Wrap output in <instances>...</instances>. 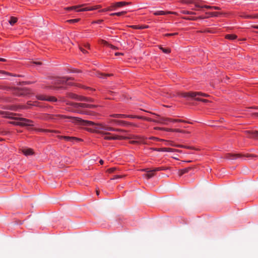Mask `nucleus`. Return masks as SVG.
Wrapping results in <instances>:
<instances>
[{
	"label": "nucleus",
	"mask_w": 258,
	"mask_h": 258,
	"mask_svg": "<svg viewBox=\"0 0 258 258\" xmlns=\"http://www.w3.org/2000/svg\"><path fill=\"white\" fill-rule=\"evenodd\" d=\"M71 119L72 122L77 123L79 125L92 126V127L88 128V130L94 133L100 134L103 137L104 140H121L128 138L122 136L113 135L108 132L107 130L103 128V126H107V125L103 123H95L91 121L85 120L76 117H68Z\"/></svg>",
	"instance_id": "obj_1"
},
{
	"label": "nucleus",
	"mask_w": 258,
	"mask_h": 258,
	"mask_svg": "<svg viewBox=\"0 0 258 258\" xmlns=\"http://www.w3.org/2000/svg\"><path fill=\"white\" fill-rule=\"evenodd\" d=\"M70 105L72 106L74 109V111L77 112L78 113L81 114H89V111L83 110V108H93L96 107L95 105H92L88 103H70L69 104Z\"/></svg>",
	"instance_id": "obj_2"
},
{
	"label": "nucleus",
	"mask_w": 258,
	"mask_h": 258,
	"mask_svg": "<svg viewBox=\"0 0 258 258\" xmlns=\"http://www.w3.org/2000/svg\"><path fill=\"white\" fill-rule=\"evenodd\" d=\"M181 96L183 97H190L194 98L196 100L201 101L205 103L209 102L208 100L202 99L201 97H209V95L200 92H189L182 93L181 94Z\"/></svg>",
	"instance_id": "obj_3"
},
{
	"label": "nucleus",
	"mask_w": 258,
	"mask_h": 258,
	"mask_svg": "<svg viewBox=\"0 0 258 258\" xmlns=\"http://www.w3.org/2000/svg\"><path fill=\"white\" fill-rule=\"evenodd\" d=\"M15 125H20L22 126H33L32 124V121L25 118H15V120L10 122Z\"/></svg>",
	"instance_id": "obj_4"
},
{
	"label": "nucleus",
	"mask_w": 258,
	"mask_h": 258,
	"mask_svg": "<svg viewBox=\"0 0 258 258\" xmlns=\"http://www.w3.org/2000/svg\"><path fill=\"white\" fill-rule=\"evenodd\" d=\"M74 80L73 78L67 77L61 78H55L52 80L51 82V84H52V85L50 86L49 87L51 88L57 89V87L56 86V85L63 84L64 83H66L69 80Z\"/></svg>",
	"instance_id": "obj_5"
},
{
	"label": "nucleus",
	"mask_w": 258,
	"mask_h": 258,
	"mask_svg": "<svg viewBox=\"0 0 258 258\" xmlns=\"http://www.w3.org/2000/svg\"><path fill=\"white\" fill-rule=\"evenodd\" d=\"M255 156L253 154H247L246 155H242L241 154H233V153H227L225 155V158L229 160H235L238 158H241L243 157H253Z\"/></svg>",
	"instance_id": "obj_6"
},
{
	"label": "nucleus",
	"mask_w": 258,
	"mask_h": 258,
	"mask_svg": "<svg viewBox=\"0 0 258 258\" xmlns=\"http://www.w3.org/2000/svg\"><path fill=\"white\" fill-rule=\"evenodd\" d=\"M30 91L26 88H17L15 90L14 93L18 96H25L28 94Z\"/></svg>",
	"instance_id": "obj_7"
},
{
	"label": "nucleus",
	"mask_w": 258,
	"mask_h": 258,
	"mask_svg": "<svg viewBox=\"0 0 258 258\" xmlns=\"http://www.w3.org/2000/svg\"><path fill=\"white\" fill-rule=\"evenodd\" d=\"M244 133L248 135V138H258V131H245Z\"/></svg>",
	"instance_id": "obj_8"
},
{
	"label": "nucleus",
	"mask_w": 258,
	"mask_h": 258,
	"mask_svg": "<svg viewBox=\"0 0 258 258\" xmlns=\"http://www.w3.org/2000/svg\"><path fill=\"white\" fill-rule=\"evenodd\" d=\"M101 6L100 5L96 6L94 7H86L83 9H79V10H77V12H83V11H93L96 9L100 8Z\"/></svg>",
	"instance_id": "obj_9"
},
{
	"label": "nucleus",
	"mask_w": 258,
	"mask_h": 258,
	"mask_svg": "<svg viewBox=\"0 0 258 258\" xmlns=\"http://www.w3.org/2000/svg\"><path fill=\"white\" fill-rule=\"evenodd\" d=\"M103 128H104L105 130H107L108 131H113V132H126L125 130L119 129V128H115L107 125V126H103Z\"/></svg>",
	"instance_id": "obj_10"
},
{
	"label": "nucleus",
	"mask_w": 258,
	"mask_h": 258,
	"mask_svg": "<svg viewBox=\"0 0 258 258\" xmlns=\"http://www.w3.org/2000/svg\"><path fill=\"white\" fill-rule=\"evenodd\" d=\"M153 14L154 15L158 16V15H166L168 14H176V13L173 12H169V11L165 12V11H158L154 12Z\"/></svg>",
	"instance_id": "obj_11"
},
{
	"label": "nucleus",
	"mask_w": 258,
	"mask_h": 258,
	"mask_svg": "<svg viewBox=\"0 0 258 258\" xmlns=\"http://www.w3.org/2000/svg\"><path fill=\"white\" fill-rule=\"evenodd\" d=\"M22 152L26 156L33 155L34 154L33 150L30 148H24L22 150Z\"/></svg>",
	"instance_id": "obj_12"
},
{
	"label": "nucleus",
	"mask_w": 258,
	"mask_h": 258,
	"mask_svg": "<svg viewBox=\"0 0 258 258\" xmlns=\"http://www.w3.org/2000/svg\"><path fill=\"white\" fill-rule=\"evenodd\" d=\"M165 169H166L165 168H164L163 167H161L155 168L152 170H149L148 168H146V169H143V170L145 172H156L157 171H161V170H164Z\"/></svg>",
	"instance_id": "obj_13"
},
{
	"label": "nucleus",
	"mask_w": 258,
	"mask_h": 258,
	"mask_svg": "<svg viewBox=\"0 0 258 258\" xmlns=\"http://www.w3.org/2000/svg\"><path fill=\"white\" fill-rule=\"evenodd\" d=\"M130 4V3H126V2H117L116 3L113 4L112 5V8L120 7L125 6L126 5H128Z\"/></svg>",
	"instance_id": "obj_14"
},
{
	"label": "nucleus",
	"mask_w": 258,
	"mask_h": 258,
	"mask_svg": "<svg viewBox=\"0 0 258 258\" xmlns=\"http://www.w3.org/2000/svg\"><path fill=\"white\" fill-rule=\"evenodd\" d=\"M97 76L100 78L105 79L107 77L112 76V74H103L102 73H97L96 74Z\"/></svg>",
	"instance_id": "obj_15"
},
{
	"label": "nucleus",
	"mask_w": 258,
	"mask_h": 258,
	"mask_svg": "<svg viewBox=\"0 0 258 258\" xmlns=\"http://www.w3.org/2000/svg\"><path fill=\"white\" fill-rule=\"evenodd\" d=\"M0 114L2 115L5 117L12 118V113L9 112L0 111Z\"/></svg>",
	"instance_id": "obj_16"
},
{
	"label": "nucleus",
	"mask_w": 258,
	"mask_h": 258,
	"mask_svg": "<svg viewBox=\"0 0 258 258\" xmlns=\"http://www.w3.org/2000/svg\"><path fill=\"white\" fill-rule=\"evenodd\" d=\"M208 17H184L183 18L185 20L195 21V20H197V19H198L199 18L203 19L207 18Z\"/></svg>",
	"instance_id": "obj_17"
},
{
	"label": "nucleus",
	"mask_w": 258,
	"mask_h": 258,
	"mask_svg": "<svg viewBox=\"0 0 258 258\" xmlns=\"http://www.w3.org/2000/svg\"><path fill=\"white\" fill-rule=\"evenodd\" d=\"M191 168H192L191 167H189L187 168H184L183 169H181L179 171V175L181 176L183 174L188 172L190 169H191Z\"/></svg>",
	"instance_id": "obj_18"
},
{
	"label": "nucleus",
	"mask_w": 258,
	"mask_h": 258,
	"mask_svg": "<svg viewBox=\"0 0 258 258\" xmlns=\"http://www.w3.org/2000/svg\"><path fill=\"white\" fill-rule=\"evenodd\" d=\"M167 121L172 122V119L169 118H161L160 119V120L156 121L161 123L166 124L167 123L166 121Z\"/></svg>",
	"instance_id": "obj_19"
},
{
	"label": "nucleus",
	"mask_w": 258,
	"mask_h": 258,
	"mask_svg": "<svg viewBox=\"0 0 258 258\" xmlns=\"http://www.w3.org/2000/svg\"><path fill=\"white\" fill-rule=\"evenodd\" d=\"M84 5H79V6H73V7H67V8H66L65 9L67 10H76L77 11L78 10H79V8L83 7Z\"/></svg>",
	"instance_id": "obj_20"
},
{
	"label": "nucleus",
	"mask_w": 258,
	"mask_h": 258,
	"mask_svg": "<svg viewBox=\"0 0 258 258\" xmlns=\"http://www.w3.org/2000/svg\"><path fill=\"white\" fill-rule=\"evenodd\" d=\"M79 101H86L87 102H92L93 101V100L92 98H86L84 97H80L79 99Z\"/></svg>",
	"instance_id": "obj_21"
},
{
	"label": "nucleus",
	"mask_w": 258,
	"mask_h": 258,
	"mask_svg": "<svg viewBox=\"0 0 258 258\" xmlns=\"http://www.w3.org/2000/svg\"><path fill=\"white\" fill-rule=\"evenodd\" d=\"M61 138L64 139L67 141H73L74 140H78V139L76 137H71L68 136H61Z\"/></svg>",
	"instance_id": "obj_22"
},
{
	"label": "nucleus",
	"mask_w": 258,
	"mask_h": 258,
	"mask_svg": "<svg viewBox=\"0 0 258 258\" xmlns=\"http://www.w3.org/2000/svg\"><path fill=\"white\" fill-rule=\"evenodd\" d=\"M195 6L197 8H206L208 9H210V10L212 9V6H207V5L200 6L198 3H195Z\"/></svg>",
	"instance_id": "obj_23"
},
{
	"label": "nucleus",
	"mask_w": 258,
	"mask_h": 258,
	"mask_svg": "<svg viewBox=\"0 0 258 258\" xmlns=\"http://www.w3.org/2000/svg\"><path fill=\"white\" fill-rule=\"evenodd\" d=\"M110 116L113 117H117V118H123L126 117L127 115L122 114H113L110 115Z\"/></svg>",
	"instance_id": "obj_24"
},
{
	"label": "nucleus",
	"mask_w": 258,
	"mask_h": 258,
	"mask_svg": "<svg viewBox=\"0 0 258 258\" xmlns=\"http://www.w3.org/2000/svg\"><path fill=\"white\" fill-rule=\"evenodd\" d=\"M147 173L144 174V176L146 177L147 179H149L152 177H153L155 175V172H147Z\"/></svg>",
	"instance_id": "obj_25"
},
{
	"label": "nucleus",
	"mask_w": 258,
	"mask_h": 258,
	"mask_svg": "<svg viewBox=\"0 0 258 258\" xmlns=\"http://www.w3.org/2000/svg\"><path fill=\"white\" fill-rule=\"evenodd\" d=\"M17 21V18L14 17H11L10 20L9 21V23L11 25H13L14 24H15Z\"/></svg>",
	"instance_id": "obj_26"
},
{
	"label": "nucleus",
	"mask_w": 258,
	"mask_h": 258,
	"mask_svg": "<svg viewBox=\"0 0 258 258\" xmlns=\"http://www.w3.org/2000/svg\"><path fill=\"white\" fill-rule=\"evenodd\" d=\"M225 38L230 40H234L237 38V36L234 34H227Z\"/></svg>",
	"instance_id": "obj_27"
},
{
	"label": "nucleus",
	"mask_w": 258,
	"mask_h": 258,
	"mask_svg": "<svg viewBox=\"0 0 258 258\" xmlns=\"http://www.w3.org/2000/svg\"><path fill=\"white\" fill-rule=\"evenodd\" d=\"M46 101H48L50 102H55L57 101V99L53 96H46Z\"/></svg>",
	"instance_id": "obj_28"
},
{
	"label": "nucleus",
	"mask_w": 258,
	"mask_h": 258,
	"mask_svg": "<svg viewBox=\"0 0 258 258\" xmlns=\"http://www.w3.org/2000/svg\"><path fill=\"white\" fill-rule=\"evenodd\" d=\"M68 97H69L70 98H74V99H77L78 100H79V99L80 98V96H78L77 95L73 94V93H70L68 94Z\"/></svg>",
	"instance_id": "obj_29"
},
{
	"label": "nucleus",
	"mask_w": 258,
	"mask_h": 258,
	"mask_svg": "<svg viewBox=\"0 0 258 258\" xmlns=\"http://www.w3.org/2000/svg\"><path fill=\"white\" fill-rule=\"evenodd\" d=\"M206 14L210 17H217L220 13L218 12H207Z\"/></svg>",
	"instance_id": "obj_30"
},
{
	"label": "nucleus",
	"mask_w": 258,
	"mask_h": 258,
	"mask_svg": "<svg viewBox=\"0 0 258 258\" xmlns=\"http://www.w3.org/2000/svg\"><path fill=\"white\" fill-rule=\"evenodd\" d=\"M128 138H127L126 139H134V140H141V137H140V136H134V135H131L129 137H127ZM126 139H125L124 140H125Z\"/></svg>",
	"instance_id": "obj_31"
},
{
	"label": "nucleus",
	"mask_w": 258,
	"mask_h": 258,
	"mask_svg": "<svg viewBox=\"0 0 258 258\" xmlns=\"http://www.w3.org/2000/svg\"><path fill=\"white\" fill-rule=\"evenodd\" d=\"M181 13L183 14H187V15H196V13H195L194 12L185 11V10L181 11Z\"/></svg>",
	"instance_id": "obj_32"
},
{
	"label": "nucleus",
	"mask_w": 258,
	"mask_h": 258,
	"mask_svg": "<svg viewBox=\"0 0 258 258\" xmlns=\"http://www.w3.org/2000/svg\"><path fill=\"white\" fill-rule=\"evenodd\" d=\"M116 123L117 124L122 125H128V124H130L129 122H126L124 121H120V120L116 121Z\"/></svg>",
	"instance_id": "obj_33"
},
{
	"label": "nucleus",
	"mask_w": 258,
	"mask_h": 258,
	"mask_svg": "<svg viewBox=\"0 0 258 258\" xmlns=\"http://www.w3.org/2000/svg\"><path fill=\"white\" fill-rule=\"evenodd\" d=\"M80 20V19H71L68 20L66 22L69 23H74L78 22Z\"/></svg>",
	"instance_id": "obj_34"
},
{
	"label": "nucleus",
	"mask_w": 258,
	"mask_h": 258,
	"mask_svg": "<svg viewBox=\"0 0 258 258\" xmlns=\"http://www.w3.org/2000/svg\"><path fill=\"white\" fill-rule=\"evenodd\" d=\"M37 98L40 100H46V96L42 95H39L36 96Z\"/></svg>",
	"instance_id": "obj_35"
},
{
	"label": "nucleus",
	"mask_w": 258,
	"mask_h": 258,
	"mask_svg": "<svg viewBox=\"0 0 258 258\" xmlns=\"http://www.w3.org/2000/svg\"><path fill=\"white\" fill-rule=\"evenodd\" d=\"M172 122H188L189 123H190L189 122H187L185 120H181V119H172Z\"/></svg>",
	"instance_id": "obj_36"
},
{
	"label": "nucleus",
	"mask_w": 258,
	"mask_h": 258,
	"mask_svg": "<svg viewBox=\"0 0 258 258\" xmlns=\"http://www.w3.org/2000/svg\"><path fill=\"white\" fill-rule=\"evenodd\" d=\"M161 49L165 53H168L170 52V49L167 48H162L161 47Z\"/></svg>",
	"instance_id": "obj_37"
},
{
	"label": "nucleus",
	"mask_w": 258,
	"mask_h": 258,
	"mask_svg": "<svg viewBox=\"0 0 258 258\" xmlns=\"http://www.w3.org/2000/svg\"><path fill=\"white\" fill-rule=\"evenodd\" d=\"M124 176H125L124 175H115L111 179L114 180V179H119V178H122L123 177H124Z\"/></svg>",
	"instance_id": "obj_38"
},
{
	"label": "nucleus",
	"mask_w": 258,
	"mask_h": 258,
	"mask_svg": "<svg viewBox=\"0 0 258 258\" xmlns=\"http://www.w3.org/2000/svg\"><path fill=\"white\" fill-rule=\"evenodd\" d=\"M155 129L156 130H164V131H170V132H172V130L171 128H160V127H155Z\"/></svg>",
	"instance_id": "obj_39"
},
{
	"label": "nucleus",
	"mask_w": 258,
	"mask_h": 258,
	"mask_svg": "<svg viewBox=\"0 0 258 258\" xmlns=\"http://www.w3.org/2000/svg\"><path fill=\"white\" fill-rule=\"evenodd\" d=\"M126 13V12L125 11H122V12H117V13H115V16H120Z\"/></svg>",
	"instance_id": "obj_40"
},
{
	"label": "nucleus",
	"mask_w": 258,
	"mask_h": 258,
	"mask_svg": "<svg viewBox=\"0 0 258 258\" xmlns=\"http://www.w3.org/2000/svg\"><path fill=\"white\" fill-rule=\"evenodd\" d=\"M246 17L251 19H258V15H254L253 16H247Z\"/></svg>",
	"instance_id": "obj_41"
},
{
	"label": "nucleus",
	"mask_w": 258,
	"mask_h": 258,
	"mask_svg": "<svg viewBox=\"0 0 258 258\" xmlns=\"http://www.w3.org/2000/svg\"><path fill=\"white\" fill-rule=\"evenodd\" d=\"M116 169V168L115 167H113V168H109L107 170V171L109 172V173H112Z\"/></svg>",
	"instance_id": "obj_42"
},
{
	"label": "nucleus",
	"mask_w": 258,
	"mask_h": 258,
	"mask_svg": "<svg viewBox=\"0 0 258 258\" xmlns=\"http://www.w3.org/2000/svg\"><path fill=\"white\" fill-rule=\"evenodd\" d=\"M166 148L155 149V150L159 152H165Z\"/></svg>",
	"instance_id": "obj_43"
},
{
	"label": "nucleus",
	"mask_w": 258,
	"mask_h": 258,
	"mask_svg": "<svg viewBox=\"0 0 258 258\" xmlns=\"http://www.w3.org/2000/svg\"><path fill=\"white\" fill-rule=\"evenodd\" d=\"M172 132H175L178 133H185L184 131L180 130L179 129H173L172 130Z\"/></svg>",
	"instance_id": "obj_44"
},
{
	"label": "nucleus",
	"mask_w": 258,
	"mask_h": 258,
	"mask_svg": "<svg viewBox=\"0 0 258 258\" xmlns=\"http://www.w3.org/2000/svg\"><path fill=\"white\" fill-rule=\"evenodd\" d=\"M138 140H135L131 141H130V143L132 144H138L140 142V141H138Z\"/></svg>",
	"instance_id": "obj_45"
},
{
	"label": "nucleus",
	"mask_w": 258,
	"mask_h": 258,
	"mask_svg": "<svg viewBox=\"0 0 258 258\" xmlns=\"http://www.w3.org/2000/svg\"><path fill=\"white\" fill-rule=\"evenodd\" d=\"M100 42L101 43H102V44H103L104 45H107L108 46L109 44L108 43V42L107 41H106L104 40L101 39V40H100Z\"/></svg>",
	"instance_id": "obj_46"
},
{
	"label": "nucleus",
	"mask_w": 258,
	"mask_h": 258,
	"mask_svg": "<svg viewBox=\"0 0 258 258\" xmlns=\"http://www.w3.org/2000/svg\"><path fill=\"white\" fill-rule=\"evenodd\" d=\"M130 27L133 28H134V29L142 28V27H139L138 26H136V25H133V26H131ZM147 27H148V26H146L144 28H147ZM143 28L144 27H143Z\"/></svg>",
	"instance_id": "obj_47"
},
{
	"label": "nucleus",
	"mask_w": 258,
	"mask_h": 258,
	"mask_svg": "<svg viewBox=\"0 0 258 258\" xmlns=\"http://www.w3.org/2000/svg\"><path fill=\"white\" fill-rule=\"evenodd\" d=\"M127 117H131V118H143V117H141V116H133V115H127Z\"/></svg>",
	"instance_id": "obj_48"
},
{
	"label": "nucleus",
	"mask_w": 258,
	"mask_h": 258,
	"mask_svg": "<svg viewBox=\"0 0 258 258\" xmlns=\"http://www.w3.org/2000/svg\"><path fill=\"white\" fill-rule=\"evenodd\" d=\"M0 72L1 73H2L3 74H4L6 76H11V75L10 73H8V72H6L5 71H0Z\"/></svg>",
	"instance_id": "obj_49"
},
{
	"label": "nucleus",
	"mask_w": 258,
	"mask_h": 258,
	"mask_svg": "<svg viewBox=\"0 0 258 258\" xmlns=\"http://www.w3.org/2000/svg\"><path fill=\"white\" fill-rule=\"evenodd\" d=\"M177 34V33H168V34H165V36H174V35H176Z\"/></svg>",
	"instance_id": "obj_50"
},
{
	"label": "nucleus",
	"mask_w": 258,
	"mask_h": 258,
	"mask_svg": "<svg viewBox=\"0 0 258 258\" xmlns=\"http://www.w3.org/2000/svg\"><path fill=\"white\" fill-rule=\"evenodd\" d=\"M103 22L102 20H99L97 21H94L92 22V23H97V24H100Z\"/></svg>",
	"instance_id": "obj_51"
},
{
	"label": "nucleus",
	"mask_w": 258,
	"mask_h": 258,
	"mask_svg": "<svg viewBox=\"0 0 258 258\" xmlns=\"http://www.w3.org/2000/svg\"><path fill=\"white\" fill-rule=\"evenodd\" d=\"M173 149L171 148H166L165 152H172Z\"/></svg>",
	"instance_id": "obj_52"
},
{
	"label": "nucleus",
	"mask_w": 258,
	"mask_h": 258,
	"mask_svg": "<svg viewBox=\"0 0 258 258\" xmlns=\"http://www.w3.org/2000/svg\"><path fill=\"white\" fill-rule=\"evenodd\" d=\"M110 9L109 8H107V9H102L100 11V12H106V11H110Z\"/></svg>",
	"instance_id": "obj_53"
},
{
	"label": "nucleus",
	"mask_w": 258,
	"mask_h": 258,
	"mask_svg": "<svg viewBox=\"0 0 258 258\" xmlns=\"http://www.w3.org/2000/svg\"><path fill=\"white\" fill-rule=\"evenodd\" d=\"M212 9L219 10H220L221 9L220 7H218L212 6Z\"/></svg>",
	"instance_id": "obj_54"
},
{
	"label": "nucleus",
	"mask_w": 258,
	"mask_h": 258,
	"mask_svg": "<svg viewBox=\"0 0 258 258\" xmlns=\"http://www.w3.org/2000/svg\"><path fill=\"white\" fill-rule=\"evenodd\" d=\"M145 119L148 120V121H156V120H153L150 118H144Z\"/></svg>",
	"instance_id": "obj_55"
},
{
	"label": "nucleus",
	"mask_w": 258,
	"mask_h": 258,
	"mask_svg": "<svg viewBox=\"0 0 258 258\" xmlns=\"http://www.w3.org/2000/svg\"><path fill=\"white\" fill-rule=\"evenodd\" d=\"M80 50L84 53H86L87 52L86 50H85L84 48H82V47H80Z\"/></svg>",
	"instance_id": "obj_56"
},
{
	"label": "nucleus",
	"mask_w": 258,
	"mask_h": 258,
	"mask_svg": "<svg viewBox=\"0 0 258 258\" xmlns=\"http://www.w3.org/2000/svg\"><path fill=\"white\" fill-rule=\"evenodd\" d=\"M116 121H118L117 120H115V119H111L110 121H109V122L110 123H112V122H115L116 123Z\"/></svg>",
	"instance_id": "obj_57"
},
{
	"label": "nucleus",
	"mask_w": 258,
	"mask_h": 258,
	"mask_svg": "<svg viewBox=\"0 0 258 258\" xmlns=\"http://www.w3.org/2000/svg\"><path fill=\"white\" fill-rule=\"evenodd\" d=\"M108 46H110L111 48H113V49H116V47H115L114 46H113L111 44H108Z\"/></svg>",
	"instance_id": "obj_58"
},
{
	"label": "nucleus",
	"mask_w": 258,
	"mask_h": 258,
	"mask_svg": "<svg viewBox=\"0 0 258 258\" xmlns=\"http://www.w3.org/2000/svg\"><path fill=\"white\" fill-rule=\"evenodd\" d=\"M85 47L87 48H90V45L89 44H86L85 45Z\"/></svg>",
	"instance_id": "obj_59"
},
{
	"label": "nucleus",
	"mask_w": 258,
	"mask_h": 258,
	"mask_svg": "<svg viewBox=\"0 0 258 258\" xmlns=\"http://www.w3.org/2000/svg\"><path fill=\"white\" fill-rule=\"evenodd\" d=\"M6 61V59L3 58H0V61L5 62Z\"/></svg>",
	"instance_id": "obj_60"
},
{
	"label": "nucleus",
	"mask_w": 258,
	"mask_h": 258,
	"mask_svg": "<svg viewBox=\"0 0 258 258\" xmlns=\"http://www.w3.org/2000/svg\"><path fill=\"white\" fill-rule=\"evenodd\" d=\"M252 27L255 29H258V25L252 26Z\"/></svg>",
	"instance_id": "obj_61"
},
{
	"label": "nucleus",
	"mask_w": 258,
	"mask_h": 258,
	"mask_svg": "<svg viewBox=\"0 0 258 258\" xmlns=\"http://www.w3.org/2000/svg\"><path fill=\"white\" fill-rule=\"evenodd\" d=\"M34 63L37 64H39V65L41 64V63H42L41 62H39H39H35Z\"/></svg>",
	"instance_id": "obj_62"
},
{
	"label": "nucleus",
	"mask_w": 258,
	"mask_h": 258,
	"mask_svg": "<svg viewBox=\"0 0 258 258\" xmlns=\"http://www.w3.org/2000/svg\"><path fill=\"white\" fill-rule=\"evenodd\" d=\"M103 162L104 161L102 160H100L99 161V163L101 164H103Z\"/></svg>",
	"instance_id": "obj_63"
},
{
	"label": "nucleus",
	"mask_w": 258,
	"mask_h": 258,
	"mask_svg": "<svg viewBox=\"0 0 258 258\" xmlns=\"http://www.w3.org/2000/svg\"><path fill=\"white\" fill-rule=\"evenodd\" d=\"M253 115L256 117H258V113H254V114H253Z\"/></svg>",
	"instance_id": "obj_64"
}]
</instances>
